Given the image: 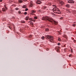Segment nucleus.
Segmentation results:
<instances>
[{
	"instance_id": "c9c22d12",
	"label": "nucleus",
	"mask_w": 76,
	"mask_h": 76,
	"mask_svg": "<svg viewBox=\"0 0 76 76\" xmlns=\"http://www.w3.org/2000/svg\"><path fill=\"white\" fill-rule=\"evenodd\" d=\"M64 50H67V48H65Z\"/></svg>"
},
{
	"instance_id": "cd10ccee",
	"label": "nucleus",
	"mask_w": 76,
	"mask_h": 76,
	"mask_svg": "<svg viewBox=\"0 0 76 76\" xmlns=\"http://www.w3.org/2000/svg\"><path fill=\"white\" fill-rule=\"evenodd\" d=\"M67 11L68 12H70V10H67Z\"/></svg>"
},
{
	"instance_id": "7ed1b4c3",
	"label": "nucleus",
	"mask_w": 76,
	"mask_h": 76,
	"mask_svg": "<svg viewBox=\"0 0 76 76\" xmlns=\"http://www.w3.org/2000/svg\"><path fill=\"white\" fill-rule=\"evenodd\" d=\"M53 6L54 7H55V8H53V12L54 13H58V12H59V10L58 8H57V7H56V6L53 5Z\"/></svg>"
},
{
	"instance_id": "37998d69",
	"label": "nucleus",
	"mask_w": 76,
	"mask_h": 76,
	"mask_svg": "<svg viewBox=\"0 0 76 76\" xmlns=\"http://www.w3.org/2000/svg\"><path fill=\"white\" fill-rule=\"evenodd\" d=\"M30 22V21L28 22V23H29V22Z\"/></svg>"
},
{
	"instance_id": "f03ea898",
	"label": "nucleus",
	"mask_w": 76,
	"mask_h": 76,
	"mask_svg": "<svg viewBox=\"0 0 76 76\" xmlns=\"http://www.w3.org/2000/svg\"><path fill=\"white\" fill-rule=\"evenodd\" d=\"M45 38L46 39H49L50 42H52V41H53V36H51L47 35L46 36Z\"/></svg>"
},
{
	"instance_id": "5701e85b",
	"label": "nucleus",
	"mask_w": 76,
	"mask_h": 76,
	"mask_svg": "<svg viewBox=\"0 0 76 76\" xmlns=\"http://www.w3.org/2000/svg\"><path fill=\"white\" fill-rule=\"evenodd\" d=\"M21 23H25V22L24 21H21Z\"/></svg>"
},
{
	"instance_id": "dca6fc26",
	"label": "nucleus",
	"mask_w": 76,
	"mask_h": 76,
	"mask_svg": "<svg viewBox=\"0 0 76 76\" xmlns=\"http://www.w3.org/2000/svg\"><path fill=\"white\" fill-rule=\"evenodd\" d=\"M56 48L57 49V50L58 51H59V48H58V47H56Z\"/></svg>"
},
{
	"instance_id": "6ab92c4d",
	"label": "nucleus",
	"mask_w": 76,
	"mask_h": 76,
	"mask_svg": "<svg viewBox=\"0 0 76 76\" xmlns=\"http://www.w3.org/2000/svg\"><path fill=\"white\" fill-rule=\"evenodd\" d=\"M58 41H61V39H60V38H59L58 39Z\"/></svg>"
},
{
	"instance_id": "a19ab883",
	"label": "nucleus",
	"mask_w": 76,
	"mask_h": 76,
	"mask_svg": "<svg viewBox=\"0 0 76 76\" xmlns=\"http://www.w3.org/2000/svg\"><path fill=\"white\" fill-rule=\"evenodd\" d=\"M66 46V45H64V47H65V46Z\"/></svg>"
},
{
	"instance_id": "0eeeda50",
	"label": "nucleus",
	"mask_w": 76,
	"mask_h": 76,
	"mask_svg": "<svg viewBox=\"0 0 76 76\" xmlns=\"http://www.w3.org/2000/svg\"><path fill=\"white\" fill-rule=\"evenodd\" d=\"M29 20H32V21H33L34 22H35V20H33L32 18H29Z\"/></svg>"
},
{
	"instance_id": "473e14b6",
	"label": "nucleus",
	"mask_w": 76,
	"mask_h": 76,
	"mask_svg": "<svg viewBox=\"0 0 76 76\" xmlns=\"http://www.w3.org/2000/svg\"><path fill=\"white\" fill-rule=\"evenodd\" d=\"M52 15H55L53 13H52Z\"/></svg>"
},
{
	"instance_id": "58836bf2",
	"label": "nucleus",
	"mask_w": 76,
	"mask_h": 76,
	"mask_svg": "<svg viewBox=\"0 0 76 76\" xmlns=\"http://www.w3.org/2000/svg\"><path fill=\"white\" fill-rule=\"evenodd\" d=\"M71 8H73V7H71Z\"/></svg>"
},
{
	"instance_id": "f3484780",
	"label": "nucleus",
	"mask_w": 76,
	"mask_h": 76,
	"mask_svg": "<svg viewBox=\"0 0 76 76\" xmlns=\"http://www.w3.org/2000/svg\"><path fill=\"white\" fill-rule=\"evenodd\" d=\"M41 38L42 39H43V40H44L45 38L44 37L42 36V37Z\"/></svg>"
},
{
	"instance_id": "4c0bfd02",
	"label": "nucleus",
	"mask_w": 76,
	"mask_h": 76,
	"mask_svg": "<svg viewBox=\"0 0 76 76\" xmlns=\"http://www.w3.org/2000/svg\"><path fill=\"white\" fill-rule=\"evenodd\" d=\"M31 24H32V25H33V24H33V23H32Z\"/></svg>"
},
{
	"instance_id": "9d476101",
	"label": "nucleus",
	"mask_w": 76,
	"mask_h": 76,
	"mask_svg": "<svg viewBox=\"0 0 76 76\" xmlns=\"http://www.w3.org/2000/svg\"><path fill=\"white\" fill-rule=\"evenodd\" d=\"M45 31L46 32H48V31H49V29H48V28H46Z\"/></svg>"
},
{
	"instance_id": "f257e3e1",
	"label": "nucleus",
	"mask_w": 76,
	"mask_h": 76,
	"mask_svg": "<svg viewBox=\"0 0 76 76\" xmlns=\"http://www.w3.org/2000/svg\"><path fill=\"white\" fill-rule=\"evenodd\" d=\"M42 20H48L49 22L54 23L55 25H57L58 23L56 21L53 20L52 18L50 17H43L42 18Z\"/></svg>"
},
{
	"instance_id": "f704fd0d",
	"label": "nucleus",
	"mask_w": 76,
	"mask_h": 76,
	"mask_svg": "<svg viewBox=\"0 0 76 76\" xmlns=\"http://www.w3.org/2000/svg\"><path fill=\"white\" fill-rule=\"evenodd\" d=\"M2 1V0H0V2H1Z\"/></svg>"
},
{
	"instance_id": "ddd939ff",
	"label": "nucleus",
	"mask_w": 76,
	"mask_h": 76,
	"mask_svg": "<svg viewBox=\"0 0 76 76\" xmlns=\"http://www.w3.org/2000/svg\"><path fill=\"white\" fill-rule=\"evenodd\" d=\"M33 5H34V4H33L32 3H31L30 4V6H31V7H32V6H33Z\"/></svg>"
},
{
	"instance_id": "39448f33",
	"label": "nucleus",
	"mask_w": 76,
	"mask_h": 76,
	"mask_svg": "<svg viewBox=\"0 0 76 76\" xmlns=\"http://www.w3.org/2000/svg\"><path fill=\"white\" fill-rule=\"evenodd\" d=\"M7 8L6 7L3 8L2 9V11L3 12H5V11L7 10Z\"/></svg>"
},
{
	"instance_id": "20e7f679",
	"label": "nucleus",
	"mask_w": 76,
	"mask_h": 76,
	"mask_svg": "<svg viewBox=\"0 0 76 76\" xmlns=\"http://www.w3.org/2000/svg\"><path fill=\"white\" fill-rule=\"evenodd\" d=\"M42 1V0H38L36 2V3H37L38 4H41V2L40 1Z\"/></svg>"
},
{
	"instance_id": "ea45409f",
	"label": "nucleus",
	"mask_w": 76,
	"mask_h": 76,
	"mask_svg": "<svg viewBox=\"0 0 76 76\" xmlns=\"http://www.w3.org/2000/svg\"><path fill=\"white\" fill-rule=\"evenodd\" d=\"M71 52H72V50L71 49Z\"/></svg>"
},
{
	"instance_id": "4be33fe9",
	"label": "nucleus",
	"mask_w": 76,
	"mask_h": 76,
	"mask_svg": "<svg viewBox=\"0 0 76 76\" xmlns=\"http://www.w3.org/2000/svg\"><path fill=\"white\" fill-rule=\"evenodd\" d=\"M28 10V9L26 8V9L25 10V11H27Z\"/></svg>"
},
{
	"instance_id": "412c9836",
	"label": "nucleus",
	"mask_w": 76,
	"mask_h": 76,
	"mask_svg": "<svg viewBox=\"0 0 76 76\" xmlns=\"http://www.w3.org/2000/svg\"><path fill=\"white\" fill-rule=\"evenodd\" d=\"M68 3H71V0H69V1H68Z\"/></svg>"
},
{
	"instance_id": "1a4fd4ad",
	"label": "nucleus",
	"mask_w": 76,
	"mask_h": 76,
	"mask_svg": "<svg viewBox=\"0 0 76 76\" xmlns=\"http://www.w3.org/2000/svg\"><path fill=\"white\" fill-rule=\"evenodd\" d=\"M66 7H67L68 8H69V7H70V6H69V5L68 4H67L66 5Z\"/></svg>"
},
{
	"instance_id": "6e6552de",
	"label": "nucleus",
	"mask_w": 76,
	"mask_h": 76,
	"mask_svg": "<svg viewBox=\"0 0 76 76\" xmlns=\"http://www.w3.org/2000/svg\"><path fill=\"white\" fill-rule=\"evenodd\" d=\"M29 18V16H27L26 18V20H28Z\"/></svg>"
},
{
	"instance_id": "79ce46f5",
	"label": "nucleus",
	"mask_w": 76,
	"mask_h": 76,
	"mask_svg": "<svg viewBox=\"0 0 76 76\" xmlns=\"http://www.w3.org/2000/svg\"><path fill=\"white\" fill-rule=\"evenodd\" d=\"M0 13H1V11L0 10Z\"/></svg>"
},
{
	"instance_id": "c85d7f7f",
	"label": "nucleus",
	"mask_w": 76,
	"mask_h": 76,
	"mask_svg": "<svg viewBox=\"0 0 76 76\" xmlns=\"http://www.w3.org/2000/svg\"><path fill=\"white\" fill-rule=\"evenodd\" d=\"M58 34H60V35L61 34V33H60V31H58Z\"/></svg>"
},
{
	"instance_id": "a211bd4d",
	"label": "nucleus",
	"mask_w": 76,
	"mask_h": 76,
	"mask_svg": "<svg viewBox=\"0 0 76 76\" xmlns=\"http://www.w3.org/2000/svg\"><path fill=\"white\" fill-rule=\"evenodd\" d=\"M74 3V1L72 0H71V3Z\"/></svg>"
},
{
	"instance_id": "a878e982",
	"label": "nucleus",
	"mask_w": 76,
	"mask_h": 76,
	"mask_svg": "<svg viewBox=\"0 0 76 76\" xmlns=\"http://www.w3.org/2000/svg\"><path fill=\"white\" fill-rule=\"evenodd\" d=\"M24 15H27V12H24Z\"/></svg>"
},
{
	"instance_id": "2f4dec72",
	"label": "nucleus",
	"mask_w": 76,
	"mask_h": 76,
	"mask_svg": "<svg viewBox=\"0 0 76 76\" xmlns=\"http://www.w3.org/2000/svg\"><path fill=\"white\" fill-rule=\"evenodd\" d=\"M58 45H60V43H58Z\"/></svg>"
},
{
	"instance_id": "aec40b11",
	"label": "nucleus",
	"mask_w": 76,
	"mask_h": 76,
	"mask_svg": "<svg viewBox=\"0 0 76 76\" xmlns=\"http://www.w3.org/2000/svg\"><path fill=\"white\" fill-rule=\"evenodd\" d=\"M18 1L19 3H22V1L20 0H19Z\"/></svg>"
},
{
	"instance_id": "e433bc0d",
	"label": "nucleus",
	"mask_w": 76,
	"mask_h": 76,
	"mask_svg": "<svg viewBox=\"0 0 76 76\" xmlns=\"http://www.w3.org/2000/svg\"><path fill=\"white\" fill-rule=\"evenodd\" d=\"M30 37H32V36L31 35L30 36Z\"/></svg>"
},
{
	"instance_id": "f8f14e48",
	"label": "nucleus",
	"mask_w": 76,
	"mask_h": 76,
	"mask_svg": "<svg viewBox=\"0 0 76 76\" xmlns=\"http://www.w3.org/2000/svg\"><path fill=\"white\" fill-rule=\"evenodd\" d=\"M65 38H67V36L66 35H64L63 36Z\"/></svg>"
},
{
	"instance_id": "7c9ffc66",
	"label": "nucleus",
	"mask_w": 76,
	"mask_h": 76,
	"mask_svg": "<svg viewBox=\"0 0 76 76\" xmlns=\"http://www.w3.org/2000/svg\"><path fill=\"white\" fill-rule=\"evenodd\" d=\"M10 26H8V28H10V29H11V28H10Z\"/></svg>"
},
{
	"instance_id": "423d86ee",
	"label": "nucleus",
	"mask_w": 76,
	"mask_h": 76,
	"mask_svg": "<svg viewBox=\"0 0 76 76\" xmlns=\"http://www.w3.org/2000/svg\"><path fill=\"white\" fill-rule=\"evenodd\" d=\"M59 3H60V4L61 5V6H62V5H63V4H64V2H63V1H60Z\"/></svg>"
},
{
	"instance_id": "2eb2a0df",
	"label": "nucleus",
	"mask_w": 76,
	"mask_h": 76,
	"mask_svg": "<svg viewBox=\"0 0 76 76\" xmlns=\"http://www.w3.org/2000/svg\"><path fill=\"white\" fill-rule=\"evenodd\" d=\"M31 12L32 13H35V11H34V10H32L31 11Z\"/></svg>"
},
{
	"instance_id": "9b49d317",
	"label": "nucleus",
	"mask_w": 76,
	"mask_h": 76,
	"mask_svg": "<svg viewBox=\"0 0 76 76\" xmlns=\"http://www.w3.org/2000/svg\"><path fill=\"white\" fill-rule=\"evenodd\" d=\"M23 8H26V6L24 5L23 7Z\"/></svg>"
},
{
	"instance_id": "b1692460",
	"label": "nucleus",
	"mask_w": 76,
	"mask_h": 76,
	"mask_svg": "<svg viewBox=\"0 0 76 76\" xmlns=\"http://www.w3.org/2000/svg\"><path fill=\"white\" fill-rule=\"evenodd\" d=\"M34 19H37V17H34Z\"/></svg>"
},
{
	"instance_id": "72a5a7b5",
	"label": "nucleus",
	"mask_w": 76,
	"mask_h": 76,
	"mask_svg": "<svg viewBox=\"0 0 76 76\" xmlns=\"http://www.w3.org/2000/svg\"><path fill=\"white\" fill-rule=\"evenodd\" d=\"M71 56H72V55H69V57H71Z\"/></svg>"
},
{
	"instance_id": "393cba45",
	"label": "nucleus",
	"mask_w": 76,
	"mask_h": 76,
	"mask_svg": "<svg viewBox=\"0 0 76 76\" xmlns=\"http://www.w3.org/2000/svg\"><path fill=\"white\" fill-rule=\"evenodd\" d=\"M60 19H61V20H63V17L61 18Z\"/></svg>"
},
{
	"instance_id": "4468645a",
	"label": "nucleus",
	"mask_w": 76,
	"mask_h": 76,
	"mask_svg": "<svg viewBox=\"0 0 76 76\" xmlns=\"http://www.w3.org/2000/svg\"><path fill=\"white\" fill-rule=\"evenodd\" d=\"M15 10H19V9L18 8H16L15 9Z\"/></svg>"
},
{
	"instance_id": "bb28decb",
	"label": "nucleus",
	"mask_w": 76,
	"mask_h": 76,
	"mask_svg": "<svg viewBox=\"0 0 76 76\" xmlns=\"http://www.w3.org/2000/svg\"><path fill=\"white\" fill-rule=\"evenodd\" d=\"M76 26V24H74L73 25V26Z\"/></svg>"
},
{
	"instance_id": "c756f323",
	"label": "nucleus",
	"mask_w": 76,
	"mask_h": 76,
	"mask_svg": "<svg viewBox=\"0 0 76 76\" xmlns=\"http://www.w3.org/2000/svg\"><path fill=\"white\" fill-rule=\"evenodd\" d=\"M18 13H21V11H19Z\"/></svg>"
},
{
	"instance_id": "c03bdc74",
	"label": "nucleus",
	"mask_w": 76,
	"mask_h": 76,
	"mask_svg": "<svg viewBox=\"0 0 76 76\" xmlns=\"http://www.w3.org/2000/svg\"><path fill=\"white\" fill-rule=\"evenodd\" d=\"M61 9H62V8H61Z\"/></svg>"
}]
</instances>
